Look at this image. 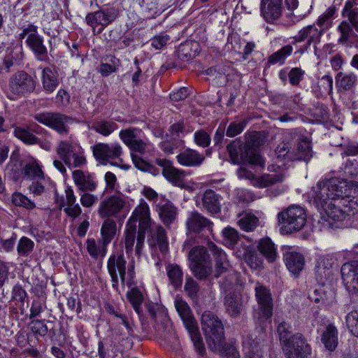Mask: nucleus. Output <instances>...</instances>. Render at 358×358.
Returning a JSON list of instances; mask_svg holds the SVG:
<instances>
[{
  "instance_id": "nucleus-1",
  "label": "nucleus",
  "mask_w": 358,
  "mask_h": 358,
  "mask_svg": "<svg viewBox=\"0 0 358 358\" xmlns=\"http://www.w3.org/2000/svg\"><path fill=\"white\" fill-rule=\"evenodd\" d=\"M138 221V231L136 238L135 252L140 257L144 245L145 234L150 227V209L148 203L143 199L134 209L132 215L126 224L124 232V248L127 255L133 252L136 239V222Z\"/></svg>"
},
{
  "instance_id": "nucleus-2",
  "label": "nucleus",
  "mask_w": 358,
  "mask_h": 358,
  "mask_svg": "<svg viewBox=\"0 0 358 358\" xmlns=\"http://www.w3.org/2000/svg\"><path fill=\"white\" fill-rule=\"evenodd\" d=\"M318 199L322 203H327L330 199H341V204L349 211L358 210V182L348 185L335 179L320 182Z\"/></svg>"
},
{
  "instance_id": "nucleus-3",
  "label": "nucleus",
  "mask_w": 358,
  "mask_h": 358,
  "mask_svg": "<svg viewBox=\"0 0 358 358\" xmlns=\"http://www.w3.org/2000/svg\"><path fill=\"white\" fill-rule=\"evenodd\" d=\"M201 323L209 349L213 352L222 351L225 337L222 321L214 313L205 311L201 316Z\"/></svg>"
},
{
  "instance_id": "nucleus-4",
  "label": "nucleus",
  "mask_w": 358,
  "mask_h": 358,
  "mask_svg": "<svg viewBox=\"0 0 358 358\" xmlns=\"http://www.w3.org/2000/svg\"><path fill=\"white\" fill-rule=\"evenodd\" d=\"M175 307L189 334L196 350L200 355H203L206 352L205 346L199 331L197 322L193 317L189 305L184 300L176 299Z\"/></svg>"
},
{
  "instance_id": "nucleus-5",
  "label": "nucleus",
  "mask_w": 358,
  "mask_h": 358,
  "mask_svg": "<svg viewBox=\"0 0 358 358\" xmlns=\"http://www.w3.org/2000/svg\"><path fill=\"white\" fill-rule=\"evenodd\" d=\"M227 149L233 164H240L242 162H245L252 169L262 170L264 168V162L262 156L247 150L240 141H232L227 145Z\"/></svg>"
},
{
  "instance_id": "nucleus-6",
  "label": "nucleus",
  "mask_w": 358,
  "mask_h": 358,
  "mask_svg": "<svg viewBox=\"0 0 358 358\" xmlns=\"http://www.w3.org/2000/svg\"><path fill=\"white\" fill-rule=\"evenodd\" d=\"M282 229L288 233L300 231L306 224L307 215L305 210L297 205H292L278 214Z\"/></svg>"
},
{
  "instance_id": "nucleus-7",
  "label": "nucleus",
  "mask_w": 358,
  "mask_h": 358,
  "mask_svg": "<svg viewBox=\"0 0 358 358\" xmlns=\"http://www.w3.org/2000/svg\"><path fill=\"white\" fill-rule=\"evenodd\" d=\"M56 152L69 168L81 167L86 163L83 148L71 140L61 141L57 145Z\"/></svg>"
},
{
  "instance_id": "nucleus-8",
  "label": "nucleus",
  "mask_w": 358,
  "mask_h": 358,
  "mask_svg": "<svg viewBox=\"0 0 358 358\" xmlns=\"http://www.w3.org/2000/svg\"><path fill=\"white\" fill-rule=\"evenodd\" d=\"M189 267L196 278L199 280L206 278L211 271L210 256L203 246L197 245L188 253Z\"/></svg>"
},
{
  "instance_id": "nucleus-9",
  "label": "nucleus",
  "mask_w": 358,
  "mask_h": 358,
  "mask_svg": "<svg viewBox=\"0 0 358 358\" xmlns=\"http://www.w3.org/2000/svg\"><path fill=\"white\" fill-rule=\"evenodd\" d=\"M319 183L317 184V189L315 191V201L317 203L320 204L322 208L324 210L327 221L330 225L335 226L336 227H340V224L348 219L350 216L348 211L341 208V199H329L327 200V203H322L318 199V194L320 191Z\"/></svg>"
},
{
  "instance_id": "nucleus-10",
  "label": "nucleus",
  "mask_w": 358,
  "mask_h": 358,
  "mask_svg": "<svg viewBox=\"0 0 358 358\" xmlns=\"http://www.w3.org/2000/svg\"><path fill=\"white\" fill-rule=\"evenodd\" d=\"M122 154V148L119 143H97L93 147V155L95 159L101 164L110 163L113 166H120L127 170L129 166H120L122 159L120 156Z\"/></svg>"
},
{
  "instance_id": "nucleus-11",
  "label": "nucleus",
  "mask_w": 358,
  "mask_h": 358,
  "mask_svg": "<svg viewBox=\"0 0 358 358\" xmlns=\"http://www.w3.org/2000/svg\"><path fill=\"white\" fill-rule=\"evenodd\" d=\"M36 87V81L31 75L24 71L14 73L9 79L8 91L10 99L25 96L34 92Z\"/></svg>"
},
{
  "instance_id": "nucleus-12",
  "label": "nucleus",
  "mask_w": 358,
  "mask_h": 358,
  "mask_svg": "<svg viewBox=\"0 0 358 358\" xmlns=\"http://www.w3.org/2000/svg\"><path fill=\"white\" fill-rule=\"evenodd\" d=\"M34 118L60 135H66L69 131L68 125L73 123V119L71 117L59 113H38L34 115Z\"/></svg>"
},
{
  "instance_id": "nucleus-13",
  "label": "nucleus",
  "mask_w": 358,
  "mask_h": 358,
  "mask_svg": "<svg viewBox=\"0 0 358 358\" xmlns=\"http://www.w3.org/2000/svg\"><path fill=\"white\" fill-rule=\"evenodd\" d=\"M237 176L241 179L250 180L253 186L259 188L268 187L280 183L285 178V175L282 173L264 174L260 177H257L252 170L246 167L239 168L237 170Z\"/></svg>"
},
{
  "instance_id": "nucleus-14",
  "label": "nucleus",
  "mask_w": 358,
  "mask_h": 358,
  "mask_svg": "<svg viewBox=\"0 0 358 358\" xmlns=\"http://www.w3.org/2000/svg\"><path fill=\"white\" fill-rule=\"evenodd\" d=\"M119 16V11L114 7H102L99 10L89 13L85 17V22L93 29L100 26L99 33L113 22Z\"/></svg>"
},
{
  "instance_id": "nucleus-15",
  "label": "nucleus",
  "mask_w": 358,
  "mask_h": 358,
  "mask_svg": "<svg viewBox=\"0 0 358 358\" xmlns=\"http://www.w3.org/2000/svg\"><path fill=\"white\" fill-rule=\"evenodd\" d=\"M141 129L133 127L120 131V138L129 148L131 153L136 152L144 154L145 152L148 144L141 138Z\"/></svg>"
},
{
  "instance_id": "nucleus-16",
  "label": "nucleus",
  "mask_w": 358,
  "mask_h": 358,
  "mask_svg": "<svg viewBox=\"0 0 358 358\" xmlns=\"http://www.w3.org/2000/svg\"><path fill=\"white\" fill-rule=\"evenodd\" d=\"M287 358H307L311 353L310 345L301 334L292 336L287 345L283 346Z\"/></svg>"
},
{
  "instance_id": "nucleus-17",
  "label": "nucleus",
  "mask_w": 358,
  "mask_h": 358,
  "mask_svg": "<svg viewBox=\"0 0 358 358\" xmlns=\"http://www.w3.org/2000/svg\"><path fill=\"white\" fill-rule=\"evenodd\" d=\"M298 137L296 129L289 130L286 132L283 141L278 145L275 150L276 157L278 160L294 161L293 143Z\"/></svg>"
},
{
  "instance_id": "nucleus-18",
  "label": "nucleus",
  "mask_w": 358,
  "mask_h": 358,
  "mask_svg": "<svg viewBox=\"0 0 358 358\" xmlns=\"http://www.w3.org/2000/svg\"><path fill=\"white\" fill-rule=\"evenodd\" d=\"M342 279L350 293L358 292V261L345 263L341 267Z\"/></svg>"
},
{
  "instance_id": "nucleus-19",
  "label": "nucleus",
  "mask_w": 358,
  "mask_h": 358,
  "mask_svg": "<svg viewBox=\"0 0 358 358\" xmlns=\"http://www.w3.org/2000/svg\"><path fill=\"white\" fill-rule=\"evenodd\" d=\"M150 238L148 239V244L150 247H157L163 255H165L169 251V243L166 233L164 228L159 225L152 223L150 220Z\"/></svg>"
},
{
  "instance_id": "nucleus-20",
  "label": "nucleus",
  "mask_w": 358,
  "mask_h": 358,
  "mask_svg": "<svg viewBox=\"0 0 358 358\" xmlns=\"http://www.w3.org/2000/svg\"><path fill=\"white\" fill-rule=\"evenodd\" d=\"M255 289L256 299L262 317L266 319L270 318L273 315V306L270 290L259 284H257Z\"/></svg>"
},
{
  "instance_id": "nucleus-21",
  "label": "nucleus",
  "mask_w": 358,
  "mask_h": 358,
  "mask_svg": "<svg viewBox=\"0 0 358 358\" xmlns=\"http://www.w3.org/2000/svg\"><path fill=\"white\" fill-rule=\"evenodd\" d=\"M283 259L287 269L293 275L297 276L303 270L305 259L302 254L297 252L289 246H284Z\"/></svg>"
},
{
  "instance_id": "nucleus-22",
  "label": "nucleus",
  "mask_w": 358,
  "mask_h": 358,
  "mask_svg": "<svg viewBox=\"0 0 358 358\" xmlns=\"http://www.w3.org/2000/svg\"><path fill=\"white\" fill-rule=\"evenodd\" d=\"M126 260L124 259L122 254L115 255H111L107 262V268L108 273L111 278L113 283L118 282V275L122 280L124 282L126 275Z\"/></svg>"
},
{
  "instance_id": "nucleus-23",
  "label": "nucleus",
  "mask_w": 358,
  "mask_h": 358,
  "mask_svg": "<svg viewBox=\"0 0 358 358\" xmlns=\"http://www.w3.org/2000/svg\"><path fill=\"white\" fill-rule=\"evenodd\" d=\"M324 31V28L318 29L315 24L308 25L301 29L293 39V44L306 41V49H308L312 43H318Z\"/></svg>"
},
{
  "instance_id": "nucleus-24",
  "label": "nucleus",
  "mask_w": 358,
  "mask_h": 358,
  "mask_svg": "<svg viewBox=\"0 0 358 358\" xmlns=\"http://www.w3.org/2000/svg\"><path fill=\"white\" fill-rule=\"evenodd\" d=\"M283 0H261V15L267 22L278 20L282 13Z\"/></svg>"
},
{
  "instance_id": "nucleus-25",
  "label": "nucleus",
  "mask_w": 358,
  "mask_h": 358,
  "mask_svg": "<svg viewBox=\"0 0 358 358\" xmlns=\"http://www.w3.org/2000/svg\"><path fill=\"white\" fill-rule=\"evenodd\" d=\"M334 259L330 255L320 257L315 266V277L320 284L324 285L333 274Z\"/></svg>"
},
{
  "instance_id": "nucleus-26",
  "label": "nucleus",
  "mask_w": 358,
  "mask_h": 358,
  "mask_svg": "<svg viewBox=\"0 0 358 358\" xmlns=\"http://www.w3.org/2000/svg\"><path fill=\"white\" fill-rule=\"evenodd\" d=\"M124 206V201L119 196H110L102 201L98 208L99 214L101 217L115 215Z\"/></svg>"
},
{
  "instance_id": "nucleus-27",
  "label": "nucleus",
  "mask_w": 358,
  "mask_h": 358,
  "mask_svg": "<svg viewBox=\"0 0 358 358\" xmlns=\"http://www.w3.org/2000/svg\"><path fill=\"white\" fill-rule=\"evenodd\" d=\"M155 162L162 168V175L168 181L178 186L182 183L184 171L175 168L171 162L165 159H157Z\"/></svg>"
},
{
  "instance_id": "nucleus-28",
  "label": "nucleus",
  "mask_w": 358,
  "mask_h": 358,
  "mask_svg": "<svg viewBox=\"0 0 358 358\" xmlns=\"http://www.w3.org/2000/svg\"><path fill=\"white\" fill-rule=\"evenodd\" d=\"M208 250L212 252L215 262V276L218 278L222 274L228 272L230 268V265L227 259L225 252L220 248H218L214 243L208 242Z\"/></svg>"
},
{
  "instance_id": "nucleus-29",
  "label": "nucleus",
  "mask_w": 358,
  "mask_h": 358,
  "mask_svg": "<svg viewBox=\"0 0 358 358\" xmlns=\"http://www.w3.org/2000/svg\"><path fill=\"white\" fill-rule=\"evenodd\" d=\"M72 178L78 189L81 192H94L98 187L97 181L87 172L76 170L72 173Z\"/></svg>"
},
{
  "instance_id": "nucleus-30",
  "label": "nucleus",
  "mask_w": 358,
  "mask_h": 358,
  "mask_svg": "<svg viewBox=\"0 0 358 358\" xmlns=\"http://www.w3.org/2000/svg\"><path fill=\"white\" fill-rule=\"evenodd\" d=\"M25 43L33 52L37 60L44 62L48 59V49L43 44V38L38 34V31L32 36H29V38L26 39Z\"/></svg>"
},
{
  "instance_id": "nucleus-31",
  "label": "nucleus",
  "mask_w": 358,
  "mask_h": 358,
  "mask_svg": "<svg viewBox=\"0 0 358 358\" xmlns=\"http://www.w3.org/2000/svg\"><path fill=\"white\" fill-rule=\"evenodd\" d=\"M186 224L187 229L194 233H199L205 229L212 231L213 223L196 211L189 213Z\"/></svg>"
},
{
  "instance_id": "nucleus-32",
  "label": "nucleus",
  "mask_w": 358,
  "mask_h": 358,
  "mask_svg": "<svg viewBox=\"0 0 358 358\" xmlns=\"http://www.w3.org/2000/svg\"><path fill=\"white\" fill-rule=\"evenodd\" d=\"M177 162L182 166H199L204 161V156L192 149H186L176 156Z\"/></svg>"
},
{
  "instance_id": "nucleus-33",
  "label": "nucleus",
  "mask_w": 358,
  "mask_h": 358,
  "mask_svg": "<svg viewBox=\"0 0 358 358\" xmlns=\"http://www.w3.org/2000/svg\"><path fill=\"white\" fill-rule=\"evenodd\" d=\"M221 196L212 189H207L201 197L203 208L211 214H216L220 211Z\"/></svg>"
},
{
  "instance_id": "nucleus-34",
  "label": "nucleus",
  "mask_w": 358,
  "mask_h": 358,
  "mask_svg": "<svg viewBox=\"0 0 358 358\" xmlns=\"http://www.w3.org/2000/svg\"><path fill=\"white\" fill-rule=\"evenodd\" d=\"M336 85L339 91H350L355 88L358 84V77L353 72H339L336 76Z\"/></svg>"
},
{
  "instance_id": "nucleus-35",
  "label": "nucleus",
  "mask_w": 358,
  "mask_h": 358,
  "mask_svg": "<svg viewBox=\"0 0 358 358\" xmlns=\"http://www.w3.org/2000/svg\"><path fill=\"white\" fill-rule=\"evenodd\" d=\"M200 52L199 44L196 41H186L180 44L178 49V57L182 62H188L194 59Z\"/></svg>"
},
{
  "instance_id": "nucleus-36",
  "label": "nucleus",
  "mask_w": 358,
  "mask_h": 358,
  "mask_svg": "<svg viewBox=\"0 0 358 358\" xmlns=\"http://www.w3.org/2000/svg\"><path fill=\"white\" fill-rule=\"evenodd\" d=\"M65 194L66 206L64 208V212L68 216L75 219L82 213V209L80 205L76 203V196L71 187L66 189Z\"/></svg>"
},
{
  "instance_id": "nucleus-37",
  "label": "nucleus",
  "mask_w": 358,
  "mask_h": 358,
  "mask_svg": "<svg viewBox=\"0 0 358 358\" xmlns=\"http://www.w3.org/2000/svg\"><path fill=\"white\" fill-rule=\"evenodd\" d=\"M41 83L43 90L47 94L52 93L58 87L59 81L55 72L46 67L42 70Z\"/></svg>"
},
{
  "instance_id": "nucleus-38",
  "label": "nucleus",
  "mask_w": 358,
  "mask_h": 358,
  "mask_svg": "<svg viewBox=\"0 0 358 358\" xmlns=\"http://www.w3.org/2000/svg\"><path fill=\"white\" fill-rule=\"evenodd\" d=\"M156 210L160 220L166 227H169L176 219L177 208L171 202L157 205Z\"/></svg>"
},
{
  "instance_id": "nucleus-39",
  "label": "nucleus",
  "mask_w": 358,
  "mask_h": 358,
  "mask_svg": "<svg viewBox=\"0 0 358 358\" xmlns=\"http://www.w3.org/2000/svg\"><path fill=\"white\" fill-rule=\"evenodd\" d=\"M293 157L294 160L309 161L313 157L310 142L307 138L301 139L296 147L293 148Z\"/></svg>"
},
{
  "instance_id": "nucleus-40",
  "label": "nucleus",
  "mask_w": 358,
  "mask_h": 358,
  "mask_svg": "<svg viewBox=\"0 0 358 358\" xmlns=\"http://www.w3.org/2000/svg\"><path fill=\"white\" fill-rule=\"evenodd\" d=\"M321 341L329 351H334L338 345V330L335 326L328 324L321 335Z\"/></svg>"
},
{
  "instance_id": "nucleus-41",
  "label": "nucleus",
  "mask_w": 358,
  "mask_h": 358,
  "mask_svg": "<svg viewBox=\"0 0 358 358\" xmlns=\"http://www.w3.org/2000/svg\"><path fill=\"white\" fill-rule=\"evenodd\" d=\"M224 306L227 311L231 316L239 315L242 308L239 293L234 292L227 294L224 299Z\"/></svg>"
},
{
  "instance_id": "nucleus-42",
  "label": "nucleus",
  "mask_w": 358,
  "mask_h": 358,
  "mask_svg": "<svg viewBox=\"0 0 358 358\" xmlns=\"http://www.w3.org/2000/svg\"><path fill=\"white\" fill-rule=\"evenodd\" d=\"M257 248L268 262H273L278 257L276 248L270 238L260 239Z\"/></svg>"
},
{
  "instance_id": "nucleus-43",
  "label": "nucleus",
  "mask_w": 358,
  "mask_h": 358,
  "mask_svg": "<svg viewBox=\"0 0 358 358\" xmlns=\"http://www.w3.org/2000/svg\"><path fill=\"white\" fill-rule=\"evenodd\" d=\"M293 48L291 45H286L278 51L273 52L268 57L267 64L269 65H283L287 58L291 55Z\"/></svg>"
},
{
  "instance_id": "nucleus-44",
  "label": "nucleus",
  "mask_w": 358,
  "mask_h": 358,
  "mask_svg": "<svg viewBox=\"0 0 358 358\" xmlns=\"http://www.w3.org/2000/svg\"><path fill=\"white\" fill-rule=\"evenodd\" d=\"M246 358H264L263 345L255 340H245L243 342Z\"/></svg>"
},
{
  "instance_id": "nucleus-45",
  "label": "nucleus",
  "mask_w": 358,
  "mask_h": 358,
  "mask_svg": "<svg viewBox=\"0 0 358 358\" xmlns=\"http://www.w3.org/2000/svg\"><path fill=\"white\" fill-rule=\"evenodd\" d=\"M117 231V225L114 220L110 219L106 220L101 229V241L104 245H108L114 238Z\"/></svg>"
},
{
  "instance_id": "nucleus-46",
  "label": "nucleus",
  "mask_w": 358,
  "mask_h": 358,
  "mask_svg": "<svg viewBox=\"0 0 358 358\" xmlns=\"http://www.w3.org/2000/svg\"><path fill=\"white\" fill-rule=\"evenodd\" d=\"M27 299L28 294L20 282H17L13 286L11 289L10 301L15 302L16 305H19V308L22 313L24 312V303Z\"/></svg>"
},
{
  "instance_id": "nucleus-47",
  "label": "nucleus",
  "mask_w": 358,
  "mask_h": 358,
  "mask_svg": "<svg viewBox=\"0 0 358 358\" xmlns=\"http://www.w3.org/2000/svg\"><path fill=\"white\" fill-rule=\"evenodd\" d=\"M343 13L346 15L355 29L358 32V4L355 0H347Z\"/></svg>"
},
{
  "instance_id": "nucleus-48",
  "label": "nucleus",
  "mask_w": 358,
  "mask_h": 358,
  "mask_svg": "<svg viewBox=\"0 0 358 358\" xmlns=\"http://www.w3.org/2000/svg\"><path fill=\"white\" fill-rule=\"evenodd\" d=\"M87 250L90 255L94 259L98 257H103L107 253V245H104V243H101L99 239L98 243L93 238H88L86 241Z\"/></svg>"
},
{
  "instance_id": "nucleus-49",
  "label": "nucleus",
  "mask_w": 358,
  "mask_h": 358,
  "mask_svg": "<svg viewBox=\"0 0 358 358\" xmlns=\"http://www.w3.org/2000/svg\"><path fill=\"white\" fill-rule=\"evenodd\" d=\"M127 298L134 310L140 316L142 314L141 305L144 301L142 292L137 287H134L127 292Z\"/></svg>"
},
{
  "instance_id": "nucleus-50",
  "label": "nucleus",
  "mask_w": 358,
  "mask_h": 358,
  "mask_svg": "<svg viewBox=\"0 0 358 358\" xmlns=\"http://www.w3.org/2000/svg\"><path fill=\"white\" fill-rule=\"evenodd\" d=\"M22 59V52L17 48L8 50L3 59V67L6 71L10 69L20 65Z\"/></svg>"
},
{
  "instance_id": "nucleus-51",
  "label": "nucleus",
  "mask_w": 358,
  "mask_h": 358,
  "mask_svg": "<svg viewBox=\"0 0 358 358\" xmlns=\"http://www.w3.org/2000/svg\"><path fill=\"white\" fill-rule=\"evenodd\" d=\"M92 129L104 136H108L117 129V124L113 121L101 120L94 122Z\"/></svg>"
},
{
  "instance_id": "nucleus-52",
  "label": "nucleus",
  "mask_w": 358,
  "mask_h": 358,
  "mask_svg": "<svg viewBox=\"0 0 358 358\" xmlns=\"http://www.w3.org/2000/svg\"><path fill=\"white\" fill-rule=\"evenodd\" d=\"M238 224L242 230L252 231L258 226L259 219L254 214L245 213L239 215Z\"/></svg>"
},
{
  "instance_id": "nucleus-53",
  "label": "nucleus",
  "mask_w": 358,
  "mask_h": 358,
  "mask_svg": "<svg viewBox=\"0 0 358 358\" xmlns=\"http://www.w3.org/2000/svg\"><path fill=\"white\" fill-rule=\"evenodd\" d=\"M131 157L134 166L139 170L148 172L153 176H157L160 173L159 168L148 163L136 154L131 153Z\"/></svg>"
},
{
  "instance_id": "nucleus-54",
  "label": "nucleus",
  "mask_w": 358,
  "mask_h": 358,
  "mask_svg": "<svg viewBox=\"0 0 358 358\" xmlns=\"http://www.w3.org/2000/svg\"><path fill=\"white\" fill-rule=\"evenodd\" d=\"M285 7L287 10L286 17L290 20L293 23H295L306 16V13H302L299 10H296L299 7L298 0H285Z\"/></svg>"
},
{
  "instance_id": "nucleus-55",
  "label": "nucleus",
  "mask_w": 358,
  "mask_h": 358,
  "mask_svg": "<svg viewBox=\"0 0 358 358\" xmlns=\"http://www.w3.org/2000/svg\"><path fill=\"white\" fill-rule=\"evenodd\" d=\"M13 134L16 138L27 145L38 144L40 142L38 138L24 128L19 127H15Z\"/></svg>"
},
{
  "instance_id": "nucleus-56",
  "label": "nucleus",
  "mask_w": 358,
  "mask_h": 358,
  "mask_svg": "<svg viewBox=\"0 0 358 358\" xmlns=\"http://www.w3.org/2000/svg\"><path fill=\"white\" fill-rule=\"evenodd\" d=\"M14 266V264L10 262L0 260V288L3 294V287L8 282L9 278H14L15 274L10 270Z\"/></svg>"
},
{
  "instance_id": "nucleus-57",
  "label": "nucleus",
  "mask_w": 358,
  "mask_h": 358,
  "mask_svg": "<svg viewBox=\"0 0 358 358\" xmlns=\"http://www.w3.org/2000/svg\"><path fill=\"white\" fill-rule=\"evenodd\" d=\"M315 88V94L317 97L322 96L324 93L331 94L333 92V78L329 75L323 76L319 82V85Z\"/></svg>"
},
{
  "instance_id": "nucleus-58",
  "label": "nucleus",
  "mask_w": 358,
  "mask_h": 358,
  "mask_svg": "<svg viewBox=\"0 0 358 358\" xmlns=\"http://www.w3.org/2000/svg\"><path fill=\"white\" fill-rule=\"evenodd\" d=\"M107 311L109 314L113 315L116 318L120 319L121 320L122 324L125 327L127 333L124 334L125 337H123L122 340H125L127 343L128 344V347L130 348L132 343L130 336H132L134 331L132 328L129 326V324L127 320V316L118 313L112 306H109L107 309Z\"/></svg>"
},
{
  "instance_id": "nucleus-59",
  "label": "nucleus",
  "mask_w": 358,
  "mask_h": 358,
  "mask_svg": "<svg viewBox=\"0 0 358 358\" xmlns=\"http://www.w3.org/2000/svg\"><path fill=\"white\" fill-rule=\"evenodd\" d=\"M227 275L219 281L220 287L225 292H231L234 289V287L238 283L239 274L234 271H228Z\"/></svg>"
},
{
  "instance_id": "nucleus-60",
  "label": "nucleus",
  "mask_w": 358,
  "mask_h": 358,
  "mask_svg": "<svg viewBox=\"0 0 358 358\" xmlns=\"http://www.w3.org/2000/svg\"><path fill=\"white\" fill-rule=\"evenodd\" d=\"M167 275L169 278L176 289L181 287L182 283V272L178 265H169L167 267Z\"/></svg>"
},
{
  "instance_id": "nucleus-61",
  "label": "nucleus",
  "mask_w": 358,
  "mask_h": 358,
  "mask_svg": "<svg viewBox=\"0 0 358 358\" xmlns=\"http://www.w3.org/2000/svg\"><path fill=\"white\" fill-rule=\"evenodd\" d=\"M105 61L107 62L100 64L99 72L103 76H108L116 71V66H118L120 60L115 56L110 55L105 59Z\"/></svg>"
},
{
  "instance_id": "nucleus-62",
  "label": "nucleus",
  "mask_w": 358,
  "mask_h": 358,
  "mask_svg": "<svg viewBox=\"0 0 358 358\" xmlns=\"http://www.w3.org/2000/svg\"><path fill=\"white\" fill-rule=\"evenodd\" d=\"M24 175L29 179L31 180H36V179H43V172L38 163L36 162H30L25 165L24 169Z\"/></svg>"
},
{
  "instance_id": "nucleus-63",
  "label": "nucleus",
  "mask_w": 358,
  "mask_h": 358,
  "mask_svg": "<svg viewBox=\"0 0 358 358\" xmlns=\"http://www.w3.org/2000/svg\"><path fill=\"white\" fill-rule=\"evenodd\" d=\"M277 331L279 334V338L282 346L287 345L289 341L292 339V326L284 322H278Z\"/></svg>"
},
{
  "instance_id": "nucleus-64",
  "label": "nucleus",
  "mask_w": 358,
  "mask_h": 358,
  "mask_svg": "<svg viewBox=\"0 0 358 358\" xmlns=\"http://www.w3.org/2000/svg\"><path fill=\"white\" fill-rule=\"evenodd\" d=\"M346 324L351 334L358 338V310H353L345 317Z\"/></svg>"
}]
</instances>
